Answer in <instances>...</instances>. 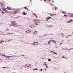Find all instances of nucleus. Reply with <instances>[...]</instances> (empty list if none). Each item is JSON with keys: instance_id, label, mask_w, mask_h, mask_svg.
Wrapping results in <instances>:
<instances>
[{"instance_id": "58", "label": "nucleus", "mask_w": 73, "mask_h": 73, "mask_svg": "<svg viewBox=\"0 0 73 73\" xmlns=\"http://www.w3.org/2000/svg\"><path fill=\"white\" fill-rule=\"evenodd\" d=\"M69 36H70V35Z\"/></svg>"}, {"instance_id": "26", "label": "nucleus", "mask_w": 73, "mask_h": 73, "mask_svg": "<svg viewBox=\"0 0 73 73\" xmlns=\"http://www.w3.org/2000/svg\"><path fill=\"white\" fill-rule=\"evenodd\" d=\"M48 61H52V60H51L50 59H48Z\"/></svg>"}, {"instance_id": "40", "label": "nucleus", "mask_w": 73, "mask_h": 73, "mask_svg": "<svg viewBox=\"0 0 73 73\" xmlns=\"http://www.w3.org/2000/svg\"><path fill=\"white\" fill-rule=\"evenodd\" d=\"M62 35H64L62 33L61 34Z\"/></svg>"}, {"instance_id": "56", "label": "nucleus", "mask_w": 73, "mask_h": 73, "mask_svg": "<svg viewBox=\"0 0 73 73\" xmlns=\"http://www.w3.org/2000/svg\"><path fill=\"white\" fill-rule=\"evenodd\" d=\"M0 10H1V9H0Z\"/></svg>"}, {"instance_id": "50", "label": "nucleus", "mask_w": 73, "mask_h": 73, "mask_svg": "<svg viewBox=\"0 0 73 73\" xmlns=\"http://www.w3.org/2000/svg\"><path fill=\"white\" fill-rule=\"evenodd\" d=\"M51 5H53V4H51Z\"/></svg>"}, {"instance_id": "53", "label": "nucleus", "mask_w": 73, "mask_h": 73, "mask_svg": "<svg viewBox=\"0 0 73 73\" xmlns=\"http://www.w3.org/2000/svg\"><path fill=\"white\" fill-rule=\"evenodd\" d=\"M48 1H50V0H48Z\"/></svg>"}, {"instance_id": "11", "label": "nucleus", "mask_w": 73, "mask_h": 73, "mask_svg": "<svg viewBox=\"0 0 73 73\" xmlns=\"http://www.w3.org/2000/svg\"><path fill=\"white\" fill-rule=\"evenodd\" d=\"M11 57L12 56H6V57L7 58H9L10 57Z\"/></svg>"}, {"instance_id": "32", "label": "nucleus", "mask_w": 73, "mask_h": 73, "mask_svg": "<svg viewBox=\"0 0 73 73\" xmlns=\"http://www.w3.org/2000/svg\"><path fill=\"white\" fill-rule=\"evenodd\" d=\"M62 44H64V43H62L60 44V45H62Z\"/></svg>"}, {"instance_id": "18", "label": "nucleus", "mask_w": 73, "mask_h": 73, "mask_svg": "<svg viewBox=\"0 0 73 73\" xmlns=\"http://www.w3.org/2000/svg\"><path fill=\"white\" fill-rule=\"evenodd\" d=\"M2 56V57H6V55H1Z\"/></svg>"}, {"instance_id": "29", "label": "nucleus", "mask_w": 73, "mask_h": 73, "mask_svg": "<svg viewBox=\"0 0 73 73\" xmlns=\"http://www.w3.org/2000/svg\"><path fill=\"white\" fill-rule=\"evenodd\" d=\"M54 54H56V55H57V54H56V52H54Z\"/></svg>"}, {"instance_id": "42", "label": "nucleus", "mask_w": 73, "mask_h": 73, "mask_svg": "<svg viewBox=\"0 0 73 73\" xmlns=\"http://www.w3.org/2000/svg\"><path fill=\"white\" fill-rule=\"evenodd\" d=\"M3 68H5V67H3Z\"/></svg>"}, {"instance_id": "55", "label": "nucleus", "mask_w": 73, "mask_h": 73, "mask_svg": "<svg viewBox=\"0 0 73 73\" xmlns=\"http://www.w3.org/2000/svg\"><path fill=\"white\" fill-rule=\"evenodd\" d=\"M0 3H1V2H0Z\"/></svg>"}, {"instance_id": "7", "label": "nucleus", "mask_w": 73, "mask_h": 73, "mask_svg": "<svg viewBox=\"0 0 73 73\" xmlns=\"http://www.w3.org/2000/svg\"><path fill=\"white\" fill-rule=\"evenodd\" d=\"M51 17H47V18H46V19L47 20V21H48V20H49V19H51Z\"/></svg>"}, {"instance_id": "36", "label": "nucleus", "mask_w": 73, "mask_h": 73, "mask_svg": "<svg viewBox=\"0 0 73 73\" xmlns=\"http://www.w3.org/2000/svg\"><path fill=\"white\" fill-rule=\"evenodd\" d=\"M2 13H3V14H4V12L3 11L2 12Z\"/></svg>"}, {"instance_id": "25", "label": "nucleus", "mask_w": 73, "mask_h": 73, "mask_svg": "<svg viewBox=\"0 0 73 73\" xmlns=\"http://www.w3.org/2000/svg\"><path fill=\"white\" fill-rule=\"evenodd\" d=\"M51 42V41H50V40L49 41V42H48V44H50V42Z\"/></svg>"}, {"instance_id": "12", "label": "nucleus", "mask_w": 73, "mask_h": 73, "mask_svg": "<svg viewBox=\"0 0 73 73\" xmlns=\"http://www.w3.org/2000/svg\"><path fill=\"white\" fill-rule=\"evenodd\" d=\"M4 40H2L0 41V44H1V43H3V42H4Z\"/></svg>"}, {"instance_id": "57", "label": "nucleus", "mask_w": 73, "mask_h": 73, "mask_svg": "<svg viewBox=\"0 0 73 73\" xmlns=\"http://www.w3.org/2000/svg\"><path fill=\"white\" fill-rule=\"evenodd\" d=\"M32 0H31V1Z\"/></svg>"}, {"instance_id": "33", "label": "nucleus", "mask_w": 73, "mask_h": 73, "mask_svg": "<svg viewBox=\"0 0 73 73\" xmlns=\"http://www.w3.org/2000/svg\"><path fill=\"white\" fill-rule=\"evenodd\" d=\"M51 53H52V52L53 53H54V51H51Z\"/></svg>"}, {"instance_id": "46", "label": "nucleus", "mask_w": 73, "mask_h": 73, "mask_svg": "<svg viewBox=\"0 0 73 73\" xmlns=\"http://www.w3.org/2000/svg\"><path fill=\"white\" fill-rule=\"evenodd\" d=\"M46 70H46V69H45V70L46 71Z\"/></svg>"}, {"instance_id": "24", "label": "nucleus", "mask_w": 73, "mask_h": 73, "mask_svg": "<svg viewBox=\"0 0 73 73\" xmlns=\"http://www.w3.org/2000/svg\"><path fill=\"white\" fill-rule=\"evenodd\" d=\"M18 13L17 12L15 11V12H14V14H16V13Z\"/></svg>"}, {"instance_id": "47", "label": "nucleus", "mask_w": 73, "mask_h": 73, "mask_svg": "<svg viewBox=\"0 0 73 73\" xmlns=\"http://www.w3.org/2000/svg\"><path fill=\"white\" fill-rule=\"evenodd\" d=\"M52 1V2H53V1Z\"/></svg>"}, {"instance_id": "54", "label": "nucleus", "mask_w": 73, "mask_h": 73, "mask_svg": "<svg viewBox=\"0 0 73 73\" xmlns=\"http://www.w3.org/2000/svg\"><path fill=\"white\" fill-rule=\"evenodd\" d=\"M64 57H62V58H64Z\"/></svg>"}, {"instance_id": "44", "label": "nucleus", "mask_w": 73, "mask_h": 73, "mask_svg": "<svg viewBox=\"0 0 73 73\" xmlns=\"http://www.w3.org/2000/svg\"><path fill=\"white\" fill-rule=\"evenodd\" d=\"M22 56H24V55H22Z\"/></svg>"}, {"instance_id": "48", "label": "nucleus", "mask_w": 73, "mask_h": 73, "mask_svg": "<svg viewBox=\"0 0 73 73\" xmlns=\"http://www.w3.org/2000/svg\"><path fill=\"white\" fill-rule=\"evenodd\" d=\"M44 0V1H46V0Z\"/></svg>"}, {"instance_id": "5", "label": "nucleus", "mask_w": 73, "mask_h": 73, "mask_svg": "<svg viewBox=\"0 0 73 73\" xmlns=\"http://www.w3.org/2000/svg\"><path fill=\"white\" fill-rule=\"evenodd\" d=\"M7 35H9V36H13V34L12 33H7Z\"/></svg>"}, {"instance_id": "49", "label": "nucleus", "mask_w": 73, "mask_h": 73, "mask_svg": "<svg viewBox=\"0 0 73 73\" xmlns=\"http://www.w3.org/2000/svg\"><path fill=\"white\" fill-rule=\"evenodd\" d=\"M0 54H1H1L0 53Z\"/></svg>"}, {"instance_id": "20", "label": "nucleus", "mask_w": 73, "mask_h": 73, "mask_svg": "<svg viewBox=\"0 0 73 73\" xmlns=\"http://www.w3.org/2000/svg\"><path fill=\"white\" fill-rule=\"evenodd\" d=\"M51 16H56V14H52V15H50Z\"/></svg>"}, {"instance_id": "41", "label": "nucleus", "mask_w": 73, "mask_h": 73, "mask_svg": "<svg viewBox=\"0 0 73 73\" xmlns=\"http://www.w3.org/2000/svg\"><path fill=\"white\" fill-rule=\"evenodd\" d=\"M7 29V30H9V29Z\"/></svg>"}, {"instance_id": "2", "label": "nucleus", "mask_w": 73, "mask_h": 73, "mask_svg": "<svg viewBox=\"0 0 73 73\" xmlns=\"http://www.w3.org/2000/svg\"><path fill=\"white\" fill-rule=\"evenodd\" d=\"M32 66V65L31 64H28L25 65V68H26V69H29V68H31ZM27 67H28L29 68H27Z\"/></svg>"}, {"instance_id": "3", "label": "nucleus", "mask_w": 73, "mask_h": 73, "mask_svg": "<svg viewBox=\"0 0 73 73\" xmlns=\"http://www.w3.org/2000/svg\"><path fill=\"white\" fill-rule=\"evenodd\" d=\"M33 21L35 22V23H37V24H39L40 22V20L35 19L33 20Z\"/></svg>"}, {"instance_id": "8", "label": "nucleus", "mask_w": 73, "mask_h": 73, "mask_svg": "<svg viewBox=\"0 0 73 73\" xmlns=\"http://www.w3.org/2000/svg\"><path fill=\"white\" fill-rule=\"evenodd\" d=\"M51 41H52V42H54V43H55V44H56V41L53 40H51Z\"/></svg>"}, {"instance_id": "14", "label": "nucleus", "mask_w": 73, "mask_h": 73, "mask_svg": "<svg viewBox=\"0 0 73 73\" xmlns=\"http://www.w3.org/2000/svg\"><path fill=\"white\" fill-rule=\"evenodd\" d=\"M30 27V28H34V27H35V26H29Z\"/></svg>"}, {"instance_id": "16", "label": "nucleus", "mask_w": 73, "mask_h": 73, "mask_svg": "<svg viewBox=\"0 0 73 73\" xmlns=\"http://www.w3.org/2000/svg\"><path fill=\"white\" fill-rule=\"evenodd\" d=\"M72 49H73V48H71L70 49H68L67 50H71Z\"/></svg>"}, {"instance_id": "27", "label": "nucleus", "mask_w": 73, "mask_h": 73, "mask_svg": "<svg viewBox=\"0 0 73 73\" xmlns=\"http://www.w3.org/2000/svg\"><path fill=\"white\" fill-rule=\"evenodd\" d=\"M62 12V13H64V14H66V13H65L64 12Z\"/></svg>"}, {"instance_id": "6", "label": "nucleus", "mask_w": 73, "mask_h": 73, "mask_svg": "<svg viewBox=\"0 0 73 73\" xmlns=\"http://www.w3.org/2000/svg\"><path fill=\"white\" fill-rule=\"evenodd\" d=\"M31 33V31L29 30L26 31V33Z\"/></svg>"}, {"instance_id": "21", "label": "nucleus", "mask_w": 73, "mask_h": 73, "mask_svg": "<svg viewBox=\"0 0 73 73\" xmlns=\"http://www.w3.org/2000/svg\"><path fill=\"white\" fill-rule=\"evenodd\" d=\"M2 9H3V10L4 11H5L6 10V9H5L4 8H2Z\"/></svg>"}, {"instance_id": "10", "label": "nucleus", "mask_w": 73, "mask_h": 73, "mask_svg": "<svg viewBox=\"0 0 73 73\" xmlns=\"http://www.w3.org/2000/svg\"><path fill=\"white\" fill-rule=\"evenodd\" d=\"M0 35H4V33H3V32L0 31Z\"/></svg>"}, {"instance_id": "38", "label": "nucleus", "mask_w": 73, "mask_h": 73, "mask_svg": "<svg viewBox=\"0 0 73 73\" xmlns=\"http://www.w3.org/2000/svg\"><path fill=\"white\" fill-rule=\"evenodd\" d=\"M35 16H36V17L37 18L38 17L37 16V15H36V14H35Z\"/></svg>"}, {"instance_id": "13", "label": "nucleus", "mask_w": 73, "mask_h": 73, "mask_svg": "<svg viewBox=\"0 0 73 73\" xmlns=\"http://www.w3.org/2000/svg\"><path fill=\"white\" fill-rule=\"evenodd\" d=\"M23 15H27V13H25V12H23Z\"/></svg>"}, {"instance_id": "45", "label": "nucleus", "mask_w": 73, "mask_h": 73, "mask_svg": "<svg viewBox=\"0 0 73 73\" xmlns=\"http://www.w3.org/2000/svg\"><path fill=\"white\" fill-rule=\"evenodd\" d=\"M27 9V10H29V9H28V8Z\"/></svg>"}, {"instance_id": "31", "label": "nucleus", "mask_w": 73, "mask_h": 73, "mask_svg": "<svg viewBox=\"0 0 73 73\" xmlns=\"http://www.w3.org/2000/svg\"><path fill=\"white\" fill-rule=\"evenodd\" d=\"M64 16H66H66H67V15H64Z\"/></svg>"}, {"instance_id": "15", "label": "nucleus", "mask_w": 73, "mask_h": 73, "mask_svg": "<svg viewBox=\"0 0 73 73\" xmlns=\"http://www.w3.org/2000/svg\"><path fill=\"white\" fill-rule=\"evenodd\" d=\"M7 9H8V10H11V9L8 8V7H7L6 8Z\"/></svg>"}, {"instance_id": "4", "label": "nucleus", "mask_w": 73, "mask_h": 73, "mask_svg": "<svg viewBox=\"0 0 73 73\" xmlns=\"http://www.w3.org/2000/svg\"><path fill=\"white\" fill-rule=\"evenodd\" d=\"M38 44H39V43L37 42H35L33 43L32 44V45H34L35 46H36V45H38Z\"/></svg>"}, {"instance_id": "37", "label": "nucleus", "mask_w": 73, "mask_h": 73, "mask_svg": "<svg viewBox=\"0 0 73 73\" xmlns=\"http://www.w3.org/2000/svg\"><path fill=\"white\" fill-rule=\"evenodd\" d=\"M10 25V26H12V25Z\"/></svg>"}, {"instance_id": "28", "label": "nucleus", "mask_w": 73, "mask_h": 73, "mask_svg": "<svg viewBox=\"0 0 73 73\" xmlns=\"http://www.w3.org/2000/svg\"><path fill=\"white\" fill-rule=\"evenodd\" d=\"M67 23H70V21H68L67 22Z\"/></svg>"}, {"instance_id": "22", "label": "nucleus", "mask_w": 73, "mask_h": 73, "mask_svg": "<svg viewBox=\"0 0 73 73\" xmlns=\"http://www.w3.org/2000/svg\"><path fill=\"white\" fill-rule=\"evenodd\" d=\"M69 21H70L71 22H73V20L72 19H70L69 20Z\"/></svg>"}, {"instance_id": "52", "label": "nucleus", "mask_w": 73, "mask_h": 73, "mask_svg": "<svg viewBox=\"0 0 73 73\" xmlns=\"http://www.w3.org/2000/svg\"><path fill=\"white\" fill-rule=\"evenodd\" d=\"M66 59H67V58H66Z\"/></svg>"}, {"instance_id": "43", "label": "nucleus", "mask_w": 73, "mask_h": 73, "mask_svg": "<svg viewBox=\"0 0 73 73\" xmlns=\"http://www.w3.org/2000/svg\"><path fill=\"white\" fill-rule=\"evenodd\" d=\"M10 41H11V40H8V42Z\"/></svg>"}, {"instance_id": "9", "label": "nucleus", "mask_w": 73, "mask_h": 73, "mask_svg": "<svg viewBox=\"0 0 73 73\" xmlns=\"http://www.w3.org/2000/svg\"><path fill=\"white\" fill-rule=\"evenodd\" d=\"M37 33V32L36 31H35L34 33H33V35H36Z\"/></svg>"}, {"instance_id": "35", "label": "nucleus", "mask_w": 73, "mask_h": 73, "mask_svg": "<svg viewBox=\"0 0 73 73\" xmlns=\"http://www.w3.org/2000/svg\"><path fill=\"white\" fill-rule=\"evenodd\" d=\"M42 70H42V69L40 70V71H42Z\"/></svg>"}, {"instance_id": "23", "label": "nucleus", "mask_w": 73, "mask_h": 73, "mask_svg": "<svg viewBox=\"0 0 73 73\" xmlns=\"http://www.w3.org/2000/svg\"><path fill=\"white\" fill-rule=\"evenodd\" d=\"M70 15H71L70 16L71 17H73V14H71Z\"/></svg>"}, {"instance_id": "17", "label": "nucleus", "mask_w": 73, "mask_h": 73, "mask_svg": "<svg viewBox=\"0 0 73 73\" xmlns=\"http://www.w3.org/2000/svg\"><path fill=\"white\" fill-rule=\"evenodd\" d=\"M45 65L46 66V68H48V66H47V64H46L45 63Z\"/></svg>"}, {"instance_id": "34", "label": "nucleus", "mask_w": 73, "mask_h": 73, "mask_svg": "<svg viewBox=\"0 0 73 73\" xmlns=\"http://www.w3.org/2000/svg\"><path fill=\"white\" fill-rule=\"evenodd\" d=\"M24 8H25V9H27V7H24Z\"/></svg>"}, {"instance_id": "19", "label": "nucleus", "mask_w": 73, "mask_h": 73, "mask_svg": "<svg viewBox=\"0 0 73 73\" xmlns=\"http://www.w3.org/2000/svg\"><path fill=\"white\" fill-rule=\"evenodd\" d=\"M38 70V69L35 68V69H33V71H34V70Z\"/></svg>"}, {"instance_id": "1", "label": "nucleus", "mask_w": 73, "mask_h": 73, "mask_svg": "<svg viewBox=\"0 0 73 73\" xmlns=\"http://www.w3.org/2000/svg\"><path fill=\"white\" fill-rule=\"evenodd\" d=\"M11 24H13V26H14V27H18V25H17V23H16V21H11Z\"/></svg>"}, {"instance_id": "39", "label": "nucleus", "mask_w": 73, "mask_h": 73, "mask_svg": "<svg viewBox=\"0 0 73 73\" xmlns=\"http://www.w3.org/2000/svg\"><path fill=\"white\" fill-rule=\"evenodd\" d=\"M33 15H35V13H33Z\"/></svg>"}, {"instance_id": "51", "label": "nucleus", "mask_w": 73, "mask_h": 73, "mask_svg": "<svg viewBox=\"0 0 73 73\" xmlns=\"http://www.w3.org/2000/svg\"><path fill=\"white\" fill-rule=\"evenodd\" d=\"M46 44V45H48V44Z\"/></svg>"}, {"instance_id": "30", "label": "nucleus", "mask_w": 73, "mask_h": 73, "mask_svg": "<svg viewBox=\"0 0 73 73\" xmlns=\"http://www.w3.org/2000/svg\"><path fill=\"white\" fill-rule=\"evenodd\" d=\"M55 9H57V7H55Z\"/></svg>"}]
</instances>
